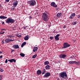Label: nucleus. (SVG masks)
<instances>
[{
	"mask_svg": "<svg viewBox=\"0 0 80 80\" xmlns=\"http://www.w3.org/2000/svg\"><path fill=\"white\" fill-rule=\"evenodd\" d=\"M8 59H6L5 61V63H8Z\"/></svg>",
	"mask_w": 80,
	"mask_h": 80,
	"instance_id": "c9c22d12",
	"label": "nucleus"
},
{
	"mask_svg": "<svg viewBox=\"0 0 80 80\" xmlns=\"http://www.w3.org/2000/svg\"><path fill=\"white\" fill-rule=\"evenodd\" d=\"M3 53V52L2 51V52H1V51H0V53Z\"/></svg>",
	"mask_w": 80,
	"mask_h": 80,
	"instance_id": "49530a36",
	"label": "nucleus"
},
{
	"mask_svg": "<svg viewBox=\"0 0 80 80\" xmlns=\"http://www.w3.org/2000/svg\"><path fill=\"white\" fill-rule=\"evenodd\" d=\"M37 54H35V55H33L32 57V58H35L37 57Z\"/></svg>",
	"mask_w": 80,
	"mask_h": 80,
	"instance_id": "a878e982",
	"label": "nucleus"
},
{
	"mask_svg": "<svg viewBox=\"0 0 80 80\" xmlns=\"http://www.w3.org/2000/svg\"><path fill=\"white\" fill-rule=\"evenodd\" d=\"M55 39L56 40L58 41V40H59V38L58 37H57V36H55Z\"/></svg>",
	"mask_w": 80,
	"mask_h": 80,
	"instance_id": "b1692460",
	"label": "nucleus"
},
{
	"mask_svg": "<svg viewBox=\"0 0 80 80\" xmlns=\"http://www.w3.org/2000/svg\"><path fill=\"white\" fill-rule=\"evenodd\" d=\"M23 29H24V30L26 29V28H23Z\"/></svg>",
	"mask_w": 80,
	"mask_h": 80,
	"instance_id": "de8ad7c7",
	"label": "nucleus"
},
{
	"mask_svg": "<svg viewBox=\"0 0 80 80\" xmlns=\"http://www.w3.org/2000/svg\"><path fill=\"white\" fill-rule=\"evenodd\" d=\"M35 46H37V45H36Z\"/></svg>",
	"mask_w": 80,
	"mask_h": 80,
	"instance_id": "5fc2aeb1",
	"label": "nucleus"
},
{
	"mask_svg": "<svg viewBox=\"0 0 80 80\" xmlns=\"http://www.w3.org/2000/svg\"><path fill=\"white\" fill-rule=\"evenodd\" d=\"M8 37H9L10 38H12V37H14L13 36V35H9L8 36Z\"/></svg>",
	"mask_w": 80,
	"mask_h": 80,
	"instance_id": "cd10ccee",
	"label": "nucleus"
},
{
	"mask_svg": "<svg viewBox=\"0 0 80 80\" xmlns=\"http://www.w3.org/2000/svg\"><path fill=\"white\" fill-rule=\"evenodd\" d=\"M3 57V56L2 55H1L0 56V58H2Z\"/></svg>",
	"mask_w": 80,
	"mask_h": 80,
	"instance_id": "37998d69",
	"label": "nucleus"
},
{
	"mask_svg": "<svg viewBox=\"0 0 80 80\" xmlns=\"http://www.w3.org/2000/svg\"><path fill=\"white\" fill-rule=\"evenodd\" d=\"M5 2H9V1H10V0H5Z\"/></svg>",
	"mask_w": 80,
	"mask_h": 80,
	"instance_id": "e433bc0d",
	"label": "nucleus"
},
{
	"mask_svg": "<svg viewBox=\"0 0 80 80\" xmlns=\"http://www.w3.org/2000/svg\"><path fill=\"white\" fill-rule=\"evenodd\" d=\"M70 58H72V57H71Z\"/></svg>",
	"mask_w": 80,
	"mask_h": 80,
	"instance_id": "3c124183",
	"label": "nucleus"
},
{
	"mask_svg": "<svg viewBox=\"0 0 80 80\" xmlns=\"http://www.w3.org/2000/svg\"><path fill=\"white\" fill-rule=\"evenodd\" d=\"M60 77L64 79H67V73L66 72H63L60 73Z\"/></svg>",
	"mask_w": 80,
	"mask_h": 80,
	"instance_id": "7ed1b4c3",
	"label": "nucleus"
},
{
	"mask_svg": "<svg viewBox=\"0 0 80 80\" xmlns=\"http://www.w3.org/2000/svg\"><path fill=\"white\" fill-rule=\"evenodd\" d=\"M8 62H10V63H12L13 62H14V63H15L16 62V60L14 59H9L8 60Z\"/></svg>",
	"mask_w": 80,
	"mask_h": 80,
	"instance_id": "9b49d317",
	"label": "nucleus"
},
{
	"mask_svg": "<svg viewBox=\"0 0 80 80\" xmlns=\"http://www.w3.org/2000/svg\"><path fill=\"white\" fill-rule=\"evenodd\" d=\"M4 33H5V32L2 31L1 32H0V34H4Z\"/></svg>",
	"mask_w": 80,
	"mask_h": 80,
	"instance_id": "c756f323",
	"label": "nucleus"
},
{
	"mask_svg": "<svg viewBox=\"0 0 80 80\" xmlns=\"http://www.w3.org/2000/svg\"><path fill=\"white\" fill-rule=\"evenodd\" d=\"M56 11H57V10H58V8H56Z\"/></svg>",
	"mask_w": 80,
	"mask_h": 80,
	"instance_id": "a18cd8bd",
	"label": "nucleus"
},
{
	"mask_svg": "<svg viewBox=\"0 0 80 80\" xmlns=\"http://www.w3.org/2000/svg\"><path fill=\"white\" fill-rule=\"evenodd\" d=\"M50 66L49 65H47L45 67V68L47 70H49V69H50Z\"/></svg>",
	"mask_w": 80,
	"mask_h": 80,
	"instance_id": "2eb2a0df",
	"label": "nucleus"
},
{
	"mask_svg": "<svg viewBox=\"0 0 80 80\" xmlns=\"http://www.w3.org/2000/svg\"><path fill=\"white\" fill-rule=\"evenodd\" d=\"M50 39H51V40H53V37H50Z\"/></svg>",
	"mask_w": 80,
	"mask_h": 80,
	"instance_id": "72a5a7b5",
	"label": "nucleus"
},
{
	"mask_svg": "<svg viewBox=\"0 0 80 80\" xmlns=\"http://www.w3.org/2000/svg\"><path fill=\"white\" fill-rule=\"evenodd\" d=\"M37 74L38 75H40L42 74V71L41 70H38L37 71Z\"/></svg>",
	"mask_w": 80,
	"mask_h": 80,
	"instance_id": "ddd939ff",
	"label": "nucleus"
},
{
	"mask_svg": "<svg viewBox=\"0 0 80 80\" xmlns=\"http://www.w3.org/2000/svg\"><path fill=\"white\" fill-rule=\"evenodd\" d=\"M20 55L22 57H25V54L23 53H21L20 54Z\"/></svg>",
	"mask_w": 80,
	"mask_h": 80,
	"instance_id": "bb28decb",
	"label": "nucleus"
},
{
	"mask_svg": "<svg viewBox=\"0 0 80 80\" xmlns=\"http://www.w3.org/2000/svg\"><path fill=\"white\" fill-rule=\"evenodd\" d=\"M2 75H0V80H2Z\"/></svg>",
	"mask_w": 80,
	"mask_h": 80,
	"instance_id": "7c9ffc66",
	"label": "nucleus"
},
{
	"mask_svg": "<svg viewBox=\"0 0 80 80\" xmlns=\"http://www.w3.org/2000/svg\"><path fill=\"white\" fill-rule=\"evenodd\" d=\"M29 38H30V36L28 35L26 36L24 38V39L25 40H28Z\"/></svg>",
	"mask_w": 80,
	"mask_h": 80,
	"instance_id": "dca6fc26",
	"label": "nucleus"
},
{
	"mask_svg": "<svg viewBox=\"0 0 80 80\" xmlns=\"http://www.w3.org/2000/svg\"><path fill=\"white\" fill-rule=\"evenodd\" d=\"M47 15H50L49 12L48 11H45L44 13H42V20L44 21H45V22H48V20H49L50 17Z\"/></svg>",
	"mask_w": 80,
	"mask_h": 80,
	"instance_id": "f257e3e1",
	"label": "nucleus"
},
{
	"mask_svg": "<svg viewBox=\"0 0 80 80\" xmlns=\"http://www.w3.org/2000/svg\"><path fill=\"white\" fill-rule=\"evenodd\" d=\"M2 30H5V29H2Z\"/></svg>",
	"mask_w": 80,
	"mask_h": 80,
	"instance_id": "09e8293b",
	"label": "nucleus"
},
{
	"mask_svg": "<svg viewBox=\"0 0 80 80\" xmlns=\"http://www.w3.org/2000/svg\"><path fill=\"white\" fill-rule=\"evenodd\" d=\"M13 41H15V40H12V39H9V42H13Z\"/></svg>",
	"mask_w": 80,
	"mask_h": 80,
	"instance_id": "2f4dec72",
	"label": "nucleus"
},
{
	"mask_svg": "<svg viewBox=\"0 0 80 80\" xmlns=\"http://www.w3.org/2000/svg\"><path fill=\"white\" fill-rule=\"evenodd\" d=\"M15 10V8H13V10Z\"/></svg>",
	"mask_w": 80,
	"mask_h": 80,
	"instance_id": "8fccbe9b",
	"label": "nucleus"
},
{
	"mask_svg": "<svg viewBox=\"0 0 80 80\" xmlns=\"http://www.w3.org/2000/svg\"><path fill=\"white\" fill-rule=\"evenodd\" d=\"M77 23V22H72V25H76Z\"/></svg>",
	"mask_w": 80,
	"mask_h": 80,
	"instance_id": "c85d7f7f",
	"label": "nucleus"
},
{
	"mask_svg": "<svg viewBox=\"0 0 80 80\" xmlns=\"http://www.w3.org/2000/svg\"><path fill=\"white\" fill-rule=\"evenodd\" d=\"M42 71H43L42 72V75H43V74H45V73H46V69H44Z\"/></svg>",
	"mask_w": 80,
	"mask_h": 80,
	"instance_id": "5701e85b",
	"label": "nucleus"
},
{
	"mask_svg": "<svg viewBox=\"0 0 80 80\" xmlns=\"http://www.w3.org/2000/svg\"><path fill=\"white\" fill-rule=\"evenodd\" d=\"M5 22L6 23L8 24H9V23L12 24V23H15V21L14 19L9 18L5 20Z\"/></svg>",
	"mask_w": 80,
	"mask_h": 80,
	"instance_id": "f03ea898",
	"label": "nucleus"
},
{
	"mask_svg": "<svg viewBox=\"0 0 80 80\" xmlns=\"http://www.w3.org/2000/svg\"><path fill=\"white\" fill-rule=\"evenodd\" d=\"M5 43H9L10 42V39L9 38H6L5 40Z\"/></svg>",
	"mask_w": 80,
	"mask_h": 80,
	"instance_id": "6ab92c4d",
	"label": "nucleus"
},
{
	"mask_svg": "<svg viewBox=\"0 0 80 80\" xmlns=\"http://www.w3.org/2000/svg\"><path fill=\"white\" fill-rule=\"evenodd\" d=\"M37 50H38V48H37V47H34L33 50V52H35L37 51Z\"/></svg>",
	"mask_w": 80,
	"mask_h": 80,
	"instance_id": "f3484780",
	"label": "nucleus"
},
{
	"mask_svg": "<svg viewBox=\"0 0 80 80\" xmlns=\"http://www.w3.org/2000/svg\"><path fill=\"white\" fill-rule=\"evenodd\" d=\"M0 72H3V70L2 69H0Z\"/></svg>",
	"mask_w": 80,
	"mask_h": 80,
	"instance_id": "4c0bfd02",
	"label": "nucleus"
},
{
	"mask_svg": "<svg viewBox=\"0 0 80 80\" xmlns=\"http://www.w3.org/2000/svg\"><path fill=\"white\" fill-rule=\"evenodd\" d=\"M57 17L59 18L62 16V13L58 12L57 15Z\"/></svg>",
	"mask_w": 80,
	"mask_h": 80,
	"instance_id": "a211bd4d",
	"label": "nucleus"
},
{
	"mask_svg": "<svg viewBox=\"0 0 80 80\" xmlns=\"http://www.w3.org/2000/svg\"><path fill=\"white\" fill-rule=\"evenodd\" d=\"M27 27H28V26H26L25 27L27 28Z\"/></svg>",
	"mask_w": 80,
	"mask_h": 80,
	"instance_id": "864d4df0",
	"label": "nucleus"
},
{
	"mask_svg": "<svg viewBox=\"0 0 80 80\" xmlns=\"http://www.w3.org/2000/svg\"><path fill=\"white\" fill-rule=\"evenodd\" d=\"M7 17L6 16H0V19H7Z\"/></svg>",
	"mask_w": 80,
	"mask_h": 80,
	"instance_id": "4468645a",
	"label": "nucleus"
},
{
	"mask_svg": "<svg viewBox=\"0 0 80 80\" xmlns=\"http://www.w3.org/2000/svg\"><path fill=\"white\" fill-rule=\"evenodd\" d=\"M75 16V13H72L71 14L70 17H69V19H73Z\"/></svg>",
	"mask_w": 80,
	"mask_h": 80,
	"instance_id": "1a4fd4ad",
	"label": "nucleus"
},
{
	"mask_svg": "<svg viewBox=\"0 0 80 80\" xmlns=\"http://www.w3.org/2000/svg\"><path fill=\"white\" fill-rule=\"evenodd\" d=\"M49 62L48 61H46L44 62V65H49Z\"/></svg>",
	"mask_w": 80,
	"mask_h": 80,
	"instance_id": "aec40b11",
	"label": "nucleus"
},
{
	"mask_svg": "<svg viewBox=\"0 0 80 80\" xmlns=\"http://www.w3.org/2000/svg\"><path fill=\"white\" fill-rule=\"evenodd\" d=\"M14 51H15V50H13V49H12L11 51V53H12Z\"/></svg>",
	"mask_w": 80,
	"mask_h": 80,
	"instance_id": "ea45409f",
	"label": "nucleus"
},
{
	"mask_svg": "<svg viewBox=\"0 0 80 80\" xmlns=\"http://www.w3.org/2000/svg\"><path fill=\"white\" fill-rule=\"evenodd\" d=\"M50 73L49 72H46L44 75L43 77H46L47 78V77H49L50 76Z\"/></svg>",
	"mask_w": 80,
	"mask_h": 80,
	"instance_id": "0eeeda50",
	"label": "nucleus"
},
{
	"mask_svg": "<svg viewBox=\"0 0 80 80\" xmlns=\"http://www.w3.org/2000/svg\"><path fill=\"white\" fill-rule=\"evenodd\" d=\"M69 63H70V64H73V63H74V62H75L74 61H71L70 62H68Z\"/></svg>",
	"mask_w": 80,
	"mask_h": 80,
	"instance_id": "393cba45",
	"label": "nucleus"
},
{
	"mask_svg": "<svg viewBox=\"0 0 80 80\" xmlns=\"http://www.w3.org/2000/svg\"><path fill=\"white\" fill-rule=\"evenodd\" d=\"M50 5L51 7H54V8H57V5H56L55 2H52L50 4Z\"/></svg>",
	"mask_w": 80,
	"mask_h": 80,
	"instance_id": "423d86ee",
	"label": "nucleus"
},
{
	"mask_svg": "<svg viewBox=\"0 0 80 80\" xmlns=\"http://www.w3.org/2000/svg\"><path fill=\"white\" fill-rule=\"evenodd\" d=\"M26 44H27V42H23L21 45V47H23V46H24V45H26Z\"/></svg>",
	"mask_w": 80,
	"mask_h": 80,
	"instance_id": "4be33fe9",
	"label": "nucleus"
},
{
	"mask_svg": "<svg viewBox=\"0 0 80 80\" xmlns=\"http://www.w3.org/2000/svg\"><path fill=\"white\" fill-rule=\"evenodd\" d=\"M73 42H75V41H74Z\"/></svg>",
	"mask_w": 80,
	"mask_h": 80,
	"instance_id": "603ef678",
	"label": "nucleus"
},
{
	"mask_svg": "<svg viewBox=\"0 0 80 80\" xmlns=\"http://www.w3.org/2000/svg\"><path fill=\"white\" fill-rule=\"evenodd\" d=\"M17 37H19V38H21V37H22V35H18L17 36Z\"/></svg>",
	"mask_w": 80,
	"mask_h": 80,
	"instance_id": "473e14b6",
	"label": "nucleus"
},
{
	"mask_svg": "<svg viewBox=\"0 0 80 80\" xmlns=\"http://www.w3.org/2000/svg\"><path fill=\"white\" fill-rule=\"evenodd\" d=\"M28 3L30 6H35L36 5V1L35 0H31L29 1Z\"/></svg>",
	"mask_w": 80,
	"mask_h": 80,
	"instance_id": "20e7f679",
	"label": "nucleus"
},
{
	"mask_svg": "<svg viewBox=\"0 0 80 80\" xmlns=\"http://www.w3.org/2000/svg\"><path fill=\"white\" fill-rule=\"evenodd\" d=\"M70 47V44H69L68 42H65L63 45V47H62V48H68Z\"/></svg>",
	"mask_w": 80,
	"mask_h": 80,
	"instance_id": "39448f33",
	"label": "nucleus"
},
{
	"mask_svg": "<svg viewBox=\"0 0 80 80\" xmlns=\"http://www.w3.org/2000/svg\"><path fill=\"white\" fill-rule=\"evenodd\" d=\"M14 7H17V4H18V2L17 1H14V3H13Z\"/></svg>",
	"mask_w": 80,
	"mask_h": 80,
	"instance_id": "f8f14e48",
	"label": "nucleus"
},
{
	"mask_svg": "<svg viewBox=\"0 0 80 80\" xmlns=\"http://www.w3.org/2000/svg\"><path fill=\"white\" fill-rule=\"evenodd\" d=\"M74 63L76 64L77 65H80V62H76L75 61H74Z\"/></svg>",
	"mask_w": 80,
	"mask_h": 80,
	"instance_id": "412c9836",
	"label": "nucleus"
},
{
	"mask_svg": "<svg viewBox=\"0 0 80 80\" xmlns=\"http://www.w3.org/2000/svg\"><path fill=\"white\" fill-rule=\"evenodd\" d=\"M12 47L14 48V49H18L20 47L18 44L13 45Z\"/></svg>",
	"mask_w": 80,
	"mask_h": 80,
	"instance_id": "6e6552de",
	"label": "nucleus"
},
{
	"mask_svg": "<svg viewBox=\"0 0 80 80\" xmlns=\"http://www.w3.org/2000/svg\"><path fill=\"white\" fill-rule=\"evenodd\" d=\"M78 18H80V16L79 15L78 16Z\"/></svg>",
	"mask_w": 80,
	"mask_h": 80,
	"instance_id": "a19ab883",
	"label": "nucleus"
},
{
	"mask_svg": "<svg viewBox=\"0 0 80 80\" xmlns=\"http://www.w3.org/2000/svg\"><path fill=\"white\" fill-rule=\"evenodd\" d=\"M66 28V26L65 25H64L63 26V28Z\"/></svg>",
	"mask_w": 80,
	"mask_h": 80,
	"instance_id": "79ce46f5",
	"label": "nucleus"
},
{
	"mask_svg": "<svg viewBox=\"0 0 80 80\" xmlns=\"http://www.w3.org/2000/svg\"><path fill=\"white\" fill-rule=\"evenodd\" d=\"M67 56L65 54H61L59 55V57L61 58H65Z\"/></svg>",
	"mask_w": 80,
	"mask_h": 80,
	"instance_id": "9d476101",
	"label": "nucleus"
},
{
	"mask_svg": "<svg viewBox=\"0 0 80 80\" xmlns=\"http://www.w3.org/2000/svg\"><path fill=\"white\" fill-rule=\"evenodd\" d=\"M2 24H5V22H2Z\"/></svg>",
	"mask_w": 80,
	"mask_h": 80,
	"instance_id": "c03bdc74",
	"label": "nucleus"
},
{
	"mask_svg": "<svg viewBox=\"0 0 80 80\" xmlns=\"http://www.w3.org/2000/svg\"><path fill=\"white\" fill-rule=\"evenodd\" d=\"M60 36V34H57L56 36L58 37H59Z\"/></svg>",
	"mask_w": 80,
	"mask_h": 80,
	"instance_id": "58836bf2",
	"label": "nucleus"
},
{
	"mask_svg": "<svg viewBox=\"0 0 80 80\" xmlns=\"http://www.w3.org/2000/svg\"><path fill=\"white\" fill-rule=\"evenodd\" d=\"M5 42V40H3L1 42V43L3 44L4 43V42Z\"/></svg>",
	"mask_w": 80,
	"mask_h": 80,
	"instance_id": "f704fd0d",
	"label": "nucleus"
}]
</instances>
